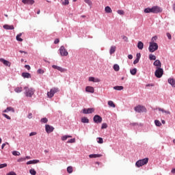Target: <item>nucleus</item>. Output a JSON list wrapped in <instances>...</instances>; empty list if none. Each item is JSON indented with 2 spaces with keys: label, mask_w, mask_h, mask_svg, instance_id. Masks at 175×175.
Listing matches in <instances>:
<instances>
[{
  "label": "nucleus",
  "mask_w": 175,
  "mask_h": 175,
  "mask_svg": "<svg viewBox=\"0 0 175 175\" xmlns=\"http://www.w3.org/2000/svg\"><path fill=\"white\" fill-rule=\"evenodd\" d=\"M25 91V96H27V98H32V96H33V94H35V89L32 88H28L27 86H25L24 88Z\"/></svg>",
  "instance_id": "obj_1"
},
{
  "label": "nucleus",
  "mask_w": 175,
  "mask_h": 175,
  "mask_svg": "<svg viewBox=\"0 0 175 175\" xmlns=\"http://www.w3.org/2000/svg\"><path fill=\"white\" fill-rule=\"evenodd\" d=\"M148 163V158H145L143 159H139L135 163V166L137 167H142V166H144V165H147Z\"/></svg>",
  "instance_id": "obj_2"
},
{
  "label": "nucleus",
  "mask_w": 175,
  "mask_h": 175,
  "mask_svg": "<svg viewBox=\"0 0 175 175\" xmlns=\"http://www.w3.org/2000/svg\"><path fill=\"white\" fill-rule=\"evenodd\" d=\"M158 50V44L154 42H150L149 43L148 51L150 53H154V51H157Z\"/></svg>",
  "instance_id": "obj_3"
},
{
  "label": "nucleus",
  "mask_w": 175,
  "mask_h": 175,
  "mask_svg": "<svg viewBox=\"0 0 175 175\" xmlns=\"http://www.w3.org/2000/svg\"><path fill=\"white\" fill-rule=\"evenodd\" d=\"M154 76L157 79H161V77H162V76H163V68H162L161 67H157L156 70L154 72Z\"/></svg>",
  "instance_id": "obj_4"
},
{
  "label": "nucleus",
  "mask_w": 175,
  "mask_h": 175,
  "mask_svg": "<svg viewBox=\"0 0 175 175\" xmlns=\"http://www.w3.org/2000/svg\"><path fill=\"white\" fill-rule=\"evenodd\" d=\"M57 92H59V88H53L50 90L49 92H47V96L48 98H53L54 96V94H57Z\"/></svg>",
  "instance_id": "obj_5"
},
{
  "label": "nucleus",
  "mask_w": 175,
  "mask_h": 175,
  "mask_svg": "<svg viewBox=\"0 0 175 175\" xmlns=\"http://www.w3.org/2000/svg\"><path fill=\"white\" fill-rule=\"evenodd\" d=\"M134 110L135 111H137V113H146L147 111V109L143 105H137V107H135Z\"/></svg>",
  "instance_id": "obj_6"
},
{
  "label": "nucleus",
  "mask_w": 175,
  "mask_h": 175,
  "mask_svg": "<svg viewBox=\"0 0 175 175\" xmlns=\"http://www.w3.org/2000/svg\"><path fill=\"white\" fill-rule=\"evenodd\" d=\"M59 54L62 57H66L68 54V51L65 49V46H62L59 48Z\"/></svg>",
  "instance_id": "obj_7"
},
{
  "label": "nucleus",
  "mask_w": 175,
  "mask_h": 175,
  "mask_svg": "<svg viewBox=\"0 0 175 175\" xmlns=\"http://www.w3.org/2000/svg\"><path fill=\"white\" fill-rule=\"evenodd\" d=\"M153 8V14H158V13H162V8L157 6V5H154L152 6Z\"/></svg>",
  "instance_id": "obj_8"
},
{
  "label": "nucleus",
  "mask_w": 175,
  "mask_h": 175,
  "mask_svg": "<svg viewBox=\"0 0 175 175\" xmlns=\"http://www.w3.org/2000/svg\"><path fill=\"white\" fill-rule=\"evenodd\" d=\"M93 121L95 122V124H100L102 122L103 119L102 117L99 115H95L93 118Z\"/></svg>",
  "instance_id": "obj_9"
},
{
  "label": "nucleus",
  "mask_w": 175,
  "mask_h": 175,
  "mask_svg": "<svg viewBox=\"0 0 175 175\" xmlns=\"http://www.w3.org/2000/svg\"><path fill=\"white\" fill-rule=\"evenodd\" d=\"M94 111H95V109L94 108H88V109L84 108L82 110V113L83 114H92V113H94Z\"/></svg>",
  "instance_id": "obj_10"
},
{
  "label": "nucleus",
  "mask_w": 175,
  "mask_h": 175,
  "mask_svg": "<svg viewBox=\"0 0 175 175\" xmlns=\"http://www.w3.org/2000/svg\"><path fill=\"white\" fill-rule=\"evenodd\" d=\"M52 68L53 69H57V70H59V72H61V73H64V72H66V69L61 66H58L57 65H53Z\"/></svg>",
  "instance_id": "obj_11"
},
{
  "label": "nucleus",
  "mask_w": 175,
  "mask_h": 175,
  "mask_svg": "<svg viewBox=\"0 0 175 175\" xmlns=\"http://www.w3.org/2000/svg\"><path fill=\"white\" fill-rule=\"evenodd\" d=\"M45 131L46 133H51V132H53L54 128L53 127V126H50L49 124H46Z\"/></svg>",
  "instance_id": "obj_12"
},
{
  "label": "nucleus",
  "mask_w": 175,
  "mask_h": 175,
  "mask_svg": "<svg viewBox=\"0 0 175 175\" xmlns=\"http://www.w3.org/2000/svg\"><path fill=\"white\" fill-rule=\"evenodd\" d=\"M86 92H89L90 94H94L95 92V89L92 86H87L85 88Z\"/></svg>",
  "instance_id": "obj_13"
},
{
  "label": "nucleus",
  "mask_w": 175,
  "mask_h": 175,
  "mask_svg": "<svg viewBox=\"0 0 175 175\" xmlns=\"http://www.w3.org/2000/svg\"><path fill=\"white\" fill-rule=\"evenodd\" d=\"M22 3L25 5H33L35 3L34 0H22Z\"/></svg>",
  "instance_id": "obj_14"
},
{
  "label": "nucleus",
  "mask_w": 175,
  "mask_h": 175,
  "mask_svg": "<svg viewBox=\"0 0 175 175\" xmlns=\"http://www.w3.org/2000/svg\"><path fill=\"white\" fill-rule=\"evenodd\" d=\"M0 62H2L3 65L5 66H10L11 64L10 63L9 61L3 59V58H0Z\"/></svg>",
  "instance_id": "obj_15"
},
{
  "label": "nucleus",
  "mask_w": 175,
  "mask_h": 175,
  "mask_svg": "<svg viewBox=\"0 0 175 175\" xmlns=\"http://www.w3.org/2000/svg\"><path fill=\"white\" fill-rule=\"evenodd\" d=\"M3 28H4V29L12 31V30L14 29V26H13V25H4L3 26Z\"/></svg>",
  "instance_id": "obj_16"
},
{
  "label": "nucleus",
  "mask_w": 175,
  "mask_h": 175,
  "mask_svg": "<svg viewBox=\"0 0 175 175\" xmlns=\"http://www.w3.org/2000/svg\"><path fill=\"white\" fill-rule=\"evenodd\" d=\"M153 65L154 66H157V68H161L162 67V63H161V61L159 59H157L154 62Z\"/></svg>",
  "instance_id": "obj_17"
},
{
  "label": "nucleus",
  "mask_w": 175,
  "mask_h": 175,
  "mask_svg": "<svg viewBox=\"0 0 175 175\" xmlns=\"http://www.w3.org/2000/svg\"><path fill=\"white\" fill-rule=\"evenodd\" d=\"M167 83L169 84H170V85H172V87H174L175 88V79L173 78H170L167 80Z\"/></svg>",
  "instance_id": "obj_18"
},
{
  "label": "nucleus",
  "mask_w": 175,
  "mask_h": 175,
  "mask_svg": "<svg viewBox=\"0 0 175 175\" xmlns=\"http://www.w3.org/2000/svg\"><path fill=\"white\" fill-rule=\"evenodd\" d=\"M36 163H39V160H30L26 163L27 165H35Z\"/></svg>",
  "instance_id": "obj_19"
},
{
  "label": "nucleus",
  "mask_w": 175,
  "mask_h": 175,
  "mask_svg": "<svg viewBox=\"0 0 175 175\" xmlns=\"http://www.w3.org/2000/svg\"><path fill=\"white\" fill-rule=\"evenodd\" d=\"M9 111L14 113V108L12 107H8L4 111H3V113H9Z\"/></svg>",
  "instance_id": "obj_20"
},
{
  "label": "nucleus",
  "mask_w": 175,
  "mask_h": 175,
  "mask_svg": "<svg viewBox=\"0 0 175 175\" xmlns=\"http://www.w3.org/2000/svg\"><path fill=\"white\" fill-rule=\"evenodd\" d=\"M22 77L24 79H31V74L29 72H23Z\"/></svg>",
  "instance_id": "obj_21"
},
{
  "label": "nucleus",
  "mask_w": 175,
  "mask_h": 175,
  "mask_svg": "<svg viewBox=\"0 0 175 175\" xmlns=\"http://www.w3.org/2000/svg\"><path fill=\"white\" fill-rule=\"evenodd\" d=\"M137 49H139V50H143V49H144V44L142 41L138 42Z\"/></svg>",
  "instance_id": "obj_22"
},
{
  "label": "nucleus",
  "mask_w": 175,
  "mask_h": 175,
  "mask_svg": "<svg viewBox=\"0 0 175 175\" xmlns=\"http://www.w3.org/2000/svg\"><path fill=\"white\" fill-rule=\"evenodd\" d=\"M144 13H153V8H146L144 10Z\"/></svg>",
  "instance_id": "obj_23"
},
{
  "label": "nucleus",
  "mask_w": 175,
  "mask_h": 175,
  "mask_svg": "<svg viewBox=\"0 0 175 175\" xmlns=\"http://www.w3.org/2000/svg\"><path fill=\"white\" fill-rule=\"evenodd\" d=\"M102 157V154H92L89 155L90 158H100Z\"/></svg>",
  "instance_id": "obj_24"
},
{
  "label": "nucleus",
  "mask_w": 175,
  "mask_h": 175,
  "mask_svg": "<svg viewBox=\"0 0 175 175\" xmlns=\"http://www.w3.org/2000/svg\"><path fill=\"white\" fill-rule=\"evenodd\" d=\"M81 122L83 124H88L90 122V120L85 117L81 118Z\"/></svg>",
  "instance_id": "obj_25"
},
{
  "label": "nucleus",
  "mask_w": 175,
  "mask_h": 175,
  "mask_svg": "<svg viewBox=\"0 0 175 175\" xmlns=\"http://www.w3.org/2000/svg\"><path fill=\"white\" fill-rule=\"evenodd\" d=\"M114 53H116V46H112L110 48L109 54L111 55V54H114Z\"/></svg>",
  "instance_id": "obj_26"
},
{
  "label": "nucleus",
  "mask_w": 175,
  "mask_h": 175,
  "mask_svg": "<svg viewBox=\"0 0 175 175\" xmlns=\"http://www.w3.org/2000/svg\"><path fill=\"white\" fill-rule=\"evenodd\" d=\"M14 91L16 92V94H20V92H23V88L17 87L14 89Z\"/></svg>",
  "instance_id": "obj_27"
},
{
  "label": "nucleus",
  "mask_w": 175,
  "mask_h": 175,
  "mask_svg": "<svg viewBox=\"0 0 175 175\" xmlns=\"http://www.w3.org/2000/svg\"><path fill=\"white\" fill-rule=\"evenodd\" d=\"M137 72V68H133L130 70V73L131 75H132L133 76H135V75H136V73Z\"/></svg>",
  "instance_id": "obj_28"
},
{
  "label": "nucleus",
  "mask_w": 175,
  "mask_h": 175,
  "mask_svg": "<svg viewBox=\"0 0 175 175\" xmlns=\"http://www.w3.org/2000/svg\"><path fill=\"white\" fill-rule=\"evenodd\" d=\"M113 90H116V91H121V90H124V87L117 85V86L113 87Z\"/></svg>",
  "instance_id": "obj_29"
},
{
  "label": "nucleus",
  "mask_w": 175,
  "mask_h": 175,
  "mask_svg": "<svg viewBox=\"0 0 175 175\" xmlns=\"http://www.w3.org/2000/svg\"><path fill=\"white\" fill-rule=\"evenodd\" d=\"M22 35L23 33H20L16 36V40H18V42H23V38H21Z\"/></svg>",
  "instance_id": "obj_30"
},
{
  "label": "nucleus",
  "mask_w": 175,
  "mask_h": 175,
  "mask_svg": "<svg viewBox=\"0 0 175 175\" xmlns=\"http://www.w3.org/2000/svg\"><path fill=\"white\" fill-rule=\"evenodd\" d=\"M149 59L150 61H155V59H157V56H155L154 55L150 54L149 55Z\"/></svg>",
  "instance_id": "obj_31"
},
{
  "label": "nucleus",
  "mask_w": 175,
  "mask_h": 175,
  "mask_svg": "<svg viewBox=\"0 0 175 175\" xmlns=\"http://www.w3.org/2000/svg\"><path fill=\"white\" fill-rule=\"evenodd\" d=\"M113 70L115 72H118V70H120V66L118 64H114Z\"/></svg>",
  "instance_id": "obj_32"
},
{
  "label": "nucleus",
  "mask_w": 175,
  "mask_h": 175,
  "mask_svg": "<svg viewBox=\"0 0 175 175\" xmlns=\"http://www.w3.org/2000/svg\"><path fill=\"white\" fill-rule=\"evenodd\" d=\"M49 120L47 119V118H43L40 120V122H42V124H47Z\"/></svg>",
  "instance_id": "obj_33"
},
{
  "label": "nucleus",
  "mask_w": 175,
  "mask_h": 175,
  "mask_svg": "<svg viewBox=\"0 0 175 175\" xmlns=\"http://www.w3.org/2000/svg\"><path fill=\"white\" fill-rule=\"evenodd\" d=\"M12 155H14V157H20L21 153L18 151L14 150L12 151Z\"/></svg>",
  "instance_id": "obj_34"
},
{
  "label": "nucleus",
  "mask_w": 175,
  "mask_h": 175,
  "mask_svg": "<svg viewBox=\"0 0 175 175\" xmlns=\"http://www.w3.org/2000/svg\"><path fill=\"white\" fill-rule=\"evenodd\" d=\"M105 10L106 13H111L112 12L111 8L109 6L105 7Z\"/></svg>",
  "instance_id": "obj_35"
},
{
  "label": "nucleus",
  "mask_w": 175,
  "mask_h": 175,
  "mask_svg": "<svg viewBox=\"0 0 175 175\" xmlns=\"http://www.w3.org/2000/svg\"><path fill=\"white\" fill-rule=\"evenodd\" d=\"M154 124L156 126H161L162 125V123H161V122L158 120H154Z\"/></svg>",
  "instance_id": "obj_36"
},
{
  "label": "nucleus",
  "mask_w": 175,
  "mask_h": 175,
  "mask_svg": "<svg viewBox=\"0 0 175 175\" xmlns=\"http://www.w3.org/2000/svg\"><path fill=\"white\" fill-rule=\"evenodd\" d=\"M108 105L110 107H116V104L111 100L108 101Z\"/></svg>",
  "instance_id": "obj_37"
},
{
  "label": "nucleus",
  "mask_w": 175,
  "mask_h": 175,
  "mask_svg": "<svg viewBox=\"0 0 175 175\" xmlns=\"http://www.w3.org/2000/svg\"><path fill=\"white\" fill-rule=\"evenodd\" d=\"M29 173L31 175H36V171L33 168L29 170Z\"/></svg>",
  "instance_id": "obj_38"
},
{
  "label": "nucleus",
  "mask_w": 175,
  "mask_h": 175,
  "mask_svg": "<svg viewBox=\"0 0 175 175\" xmlns=\"http://www.w3.org/2000/svg\"><path fill=\"white\" fill-rule=\"evenodd\" d=\"M62 1V5H69V0H61Z\"/></svg>",
  "instance_id": "obj_39"
},
{
  "label": "nucleus",
  "mask_w": 175,
  "mask_h": 175,
  "mask_svg": "<svg viewBox=\"0 0 175 175\" xmlns=\"http://www.w3.org/2000/svg\"><path fill=\"white\" fill-rule=\"evenodd\" d=\"M68 173H72L73 172V167L72 166H69L67 167Z\"/></svg>",
  "instance_id": "obj_40"
},
{
  "label": "nucleus",
  "mask_w": 175,
  "mask_h": 175,
  "mask_svg": "<svg viewBox=\"0 0 175 175\" xmlns=\"http://www.w3.org/2000/svg\"><path fill=\"white\" fill-rule=\"evenodd\" d=\"M97 142L99 144H103V138L102 137H98L97 138Z\"/></svg>",
  "instance_id": "obj_41"
},
{
  "label": "nucleus",
  "mask_w": 175,
  "mask_h": 175,
  "mask_svg": "<svg viewBox=\"0 0 175 175\" xmlns=\"http://www.w3.org/2000/svg\"><path fill=\"white\" fill-rule=\"evenodd\" d=\"M37 72L38 73V75H43V73H44V70H43L42 68H39Z\"/></svg>",
  "instance_id": "obj_42"
},
{
  "label": "nucleus",
  "mask_w": 175,
  "mask_h": 175,
  "mask_svg": "<svg viewBox=\"0 0 175 175\" xmlns=\"http://www.w3.org/2000/svg\"><path fill=\"white\" fill-rule=\"evenodd\" d=\"M107 128V123H103L101 126V129H106Z\"/></svg>",
  "instance_id": "obj_43"
},
{
  "label": "nucleus",
  "mask_w": 175,
  "mask_h": 175,
  "mask_svg": "<svg viewBox=\"0 0 175 175\" xmlns=\"http://www.w3.org/2000/svg\"><path fill=\"white\" fill-rule=\"evenodd\" d=\"M84 2H85V3H88L89 6H91V5H92V2L91 1V0H84Z\"/></svg>",
  "instance_id": "obj_44"
},
{
  "label": "nucleus",
  "mask_w": 175,
  "mask_h": 175,
  "mask_svg": "<svg viewBox=\"0 0 175 175\" xmlns=\"http://www.w3.org/2000/svg\"><path fill=\"white\" fill-rule=\"evenodd\" d=\"M117 13L118 14H120V16H122V15H124V10H118V12H117Z\"/></svg>",
  "instance_id": "obj_45"
},
{
  "label": "nucleus",
  "mask_w": 175,
  "mask_h": 175,
  "mask_svg": "<svg viewBox=\"0 0 175 175\" xmlns=\"http://www.w3.org/2000/svg\"><path fill=\"white\" fill-rule=\"evenodd\" d=\"M67 143H76V139L75 138L70 139L67 142Z\"/></svg>",
  "instance_id": "obj_46"
},
{
  "label": "nucleus",
  "mask_w": 175,
  "mask_h": 175,
  "mask_svg": "<svg viewBox=\"0 0 175 175\" xmlns=\"http://www.w3.org/2000/svg\"><path fill=\"white\" fill-rule=\"evenodd\" d=\"M2 116L5 117V118H7V120H11L10 116H9L8 114L3 113Z\"/></svg>",
  "instance_id": "obj_47"
},
{
  "label": "nucleus",
  "mask_w": 175,
  "mask_h": 175,
  "mask_svg": "<svg viewBox=\"0 0 175 175\" xmlns=\"http://www.w3.org/2000/svg\"><path fill=\"white\" fill-rule=\"evenodd\" d=\"M6 166H8L7 163L0 164V169H3V167H6Z\"/></svg>",
  "instance_id": "obj_48"
},
{
  "label": "nucleus",
  "mask_w": 175,
  "mask_h": 175,
  "mask_svg": "<svg viewBox=\"0 0 175 175\" xmlns=\"http://www.w3.org/2000/svg\"><path fill=\"white\" fill-rule=\"evenodd\" d=\"M24 161H25V157H21V158H19L17 160V162H24Z\"/></svg>",
  "instance_id": "obj_49"
},
{
  "label": "nucleus",
  "mask_w": 175,
  "mask_h": 175,
  "mask_svg": "<svg viewBox=\"0 0 175 175\" xmlns=\"http://www.w3.org/2000/svg\"><path fill=\"white\" fill-rule=\"evenodd\" d=\"M68 139V135H64L63 137H62V140L63 142H65V140Z\"/></svg>",
  "instance_id": "obj_50"
},
{
  "label": "nucleus",
  "mask_w": 175,
  "mask_h": 175,
  "mask_svg": "<svg viewBox=\"0 0 175 175\" xmlns=\"http://www.w3.org/2000/svg\"><path fill=\"white\" fill-rule=\"evenodd\" d=\"M136 57H136L137 59H139L140 60L142 55L140 54V53H138L136 54Z\"/></svg>",
  "instance_id": "obj_51"
},
{
  "label": "nucleus",
  "mask_w": 175,
  "mask_h": 175,
  "mask_svg": "<svg viewBox=\"0 0 175 175\" xmlns=\"http://www.w3.org/2000/svg\"><path fill=\"white\" fill-rule=\"evenodd\" d=\"M94 80H95V77H89V81H92L93 83H94Z\"/></svg>",
  "instance_id": "obj_52"
},
{
  "label": "nucleus",
  "mask_w": 175,
  "mask_h": 175,
  "mask_svg": "<svg viewBox=\"0 0 175 175\" xmlns=\"http://www.w3.org/2000/svg\"><path fill=\"white\" fill-rule=\"evenodd\" d=\"M25 68L27 69V70H31V66L28 64L25 65Z\"/></svg>",
  "instance_id": "obj_53"
},
{
  "label": "nucleus",
  "mask_w": 175,
  "mask_h": 175,
  "mask_svg": "<svg viewBox=\"0 0 175 175\" xmlns=\"http://www.w3.org/2000/svg\"><path fill=\"white\" fill-rule=\"evenodd\" d=\"M58 43H59V38H56L54 41V44H58Z\"/></svg>",
  "instance_id": "obj_54"
},
{
  "label": "nucleus",
  "mask_w": 175,
  "mask_h": 175,
  "mask_svg": "<svg viewBox=\"0 0 175 175\" xmlns=\"http://www.w3.org/2000/svg\"><path fill=\"white\" fill-rule=\"evenodd\" d=\"M166 35L168 39L170 40V39H172V34H170V33H167Z\"/></svg>",
  "instance_id": "obj_55"
},
{
  "label": "nucleus",
  "mask_w": 175,
  "mask_h": 175,
  "mask_svg": "<svg viewBox=\"0 0 175 175\" xmlns=\"http://www.w3.org/2000/svg\"><path fill=\"white\" fill-rule=\"evenodd\" d=\"M139 61H140L139 59H135L133 62L134 65H136V64H139Z\"/></svg>",
  "instance_id": "obj_56"
},
{
  "label": "nucleus",
  "mask_w": 175,
  "mask_h": 175,
  "mask_svg": "<svg viewBox=\"0 0 175 175\" xmlns=\"http://www.w3.org/2000/svg\"><path fill=\"white\" fill-rule=\"evenodd\" d=\"M6 144H9V143L5 142V143H4V144H3L1 145V149H2V150H3V148H5V146H6Z\"/></svg>",
  "instance_id": "obj_57"
},
{
  "label": "nucleus",
  "mask_w": 175,
  "mask_h": 175,
  "mask_svg": "<svg viewBox=\"0 0 175 175\" xmlns=\"http://www.w3.org/2000/svg\"><path fill=\"white\" fill-rule=\"evenodd\" d=\"M7 175H17L14 172H10V173L7 174Z\"/></svg>",
  "instance_id": "obj_58"
},
{
  "label": "nucleus",
  "mask_w": 175,
  "mask_h": 175,
  "mask_svg": "<svg viewBox=\"0 0 175 175\" xmlns=\"http://www.w3.org/2000/svg\"><path fill=\"white\" fill-rule=\"evenodd\" d=\"M122 39L124 40V42H128V37L123 36Z\"/></svg>",
  "instance_id": "obj_59"
},
{
  "label": "nucleus",
  "mask_w": 175,
  "mask_h": 175,
  "mask_svg": "<svg viewBox=\"0 0 175 175\" xmlns=\"http://www.w3.org/2000/svg\"><path fill=\"white\" fill-rule=\"evenodd\" d=\"M100 81V79L98 78H94V83H99Z\"/></svg>",
  "instance_id": "obj_60"
},
{
  "label": "nucleus",
  "mask_w": 175,
  "mask_h": 175,
  "mask_svg": "<svg viewBox=\"0 0 175 175\" xmlns=\"http://www.w3.org/2000/svg\"><path fill=\"white\" fill-rule=\"evenodd\" d=\"M36 135V132H31L29 133V136H35Z\"/></svg>",
  "instance_id": "obj_61"
},
{
  "label": "nucleus",
  "mask_w": 175,
  "mask_h": 175,
  "mask_svg": "<svg viewBox=\"0 0 175 175\" xmlns=\"http://www.w3.org/2000/svg\"><path fill=\"white\" fill-rule=\"evenodd\" d=\"M159 111H162V113H165V111H166V110L162 109V108H159Z\"/></svg>",
  "instance_id": "obj_62"
},
{
  "label": "nucleus",
  "mask_w": 175,
  "mask_h": 175,
  "mask_svg": "<svg viewBox=\"0 0 175 175\" xmlns=\"http://www.w3.org/2000/svg\"><path fill=\"white\" fill-rule=\"evenodd\" d=\"M159 111H162V113H165V111H166V110L162 109V108H159Z\"/></svg>",
  "instance_id": "obj_63"
},
{
  "label": "nucleus",
  "mask_w": 175,
  "mask_h": 175,
  "mask_svg": "<svg viewBox=\"0 0 175 175\" xmlns=\"http://www.w3.org/2000/svg\"><path fill=\"white\" fill-rule=\"evenodd\" d=\"M157 39H158V37H157V36H155L152 38V41L154 42V40H157Z\"/></svg>",
  "instance_id": "obj_64"
}]
</instances>
